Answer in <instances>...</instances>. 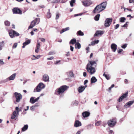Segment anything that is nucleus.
Here are the masks:
<instances>
[{
	"mask_svg": "<svg viewBox=\"0 0 134 134\" xmlns=\"http://www.w3.org/2000/svg\"><path fill=\"white\" fill-rule=\"evenodd\" d=\"M97 66V63L95 61H90L87 64L86 69L90 75L94 74L96 71L95 68Z\"/></svg>",
	"mask_w": 134,
	"mask_h": 134,
	"instance_id": "1",
	"label": "nucleus"
},
{
	"mask_svg": "<svg viewBox=\"0 0 134 134\" xmlns=\"http://www.w3.org/2000/svg\"><path fill=\"white\" fill-rule=\"evenodd\" d=\"M107 4V3L106 1L102 3L99 5H97L93 10L94 13H97L102 11L105 8Z\"/></svg>",
	"mask_w": 134,
	"mask_h": 134,
	"instance_id": "2",
	"label": "nucleus"
},
{
	"mask_svg": "<svg viewBox=\"0 0 134 134\" xmlns=\"http://www.w3.org/2000/svg\"><path fill=\"white\" fill-rule=\"evenodd\" d=\"M69 87L68 86L66 85L62 86L56 90L55 91V94L58 95L62 94Z\"/></svg>",
	"mask_w": 134,
	"mask_h": 134,
	"instance_id": "3",
	"label": "nucleus"
},
{
	"mask_svg": "<svg viewBox=\"0 0 134 134\" xmlns=\"http://www.w3.org/2000/svg\"><path fill=\"white\" fill-rule=\"evenodd\" d=\"M45 87V85L43 83H40L36 88L34 89V92H40L42 89L44 88Z\"/></svg>",
	"mask_w": 134,
	"mask_h": 134,
	"instance_id": "4",
	"label": "nucleus"
},
{
	"mask_svg": "<svg viewBox=\"0 0 134 134\" xmlns=\"http://www.w3.org/2000/svg\"><path fill=\"white\" fill-rule=\"evenodd\" d=\"M14 95L16 98V102H19L22 98V95L20 93L15 92L14 93Z\"/></svg>",
	"mask_w": 134,
	"mask_h": 134,
	"instance_id": "5",
	"label": "nucleus"
},
{
	"mask_svg": "<svg viewBox=\"0 0 134 134\" xmlns=\"http://www.w3.org/2000/svg\"><path fill=\"white\" fill-rule=\"evenodd\" d=\"M83 5L85 7H88L92 4L91 0H83L82 1Z\"/></svg>",
	"mask_w": 134,
	"mask_h": 134,
	"instance_id": "6",
	"label": "nucleus"
},
{
	"mask_svg": "<svg viewBox=\"0 0 134 134\" xmlns=\"http://www.w3.org/2000/svg\"><path fill=\"white\" fill-rule=\"evenodd\" d=\"M112 18H109L106 19L104 23V26L106 27H109L111 25L112 21Z\"/></svg>",
	"mask_w": 134,
	"mask_h": 134,
	"instance_id": "7",
	"label": "nucleus"
},
{
	"mask_svg": "<svg viewBox=\"0 0 134 134\" xmlns=\"http://www.w3.org/2000/svg\"><path fill=\"white\" fill-rule=\"evenodd\" d=\"M116 122V120L115 119H112L108 121V124L109 126L112 127L114 126Z\"/></svg>",
	"mask_w": 134,
	"mask_h": 134,
	"instance_id": "8",
	"label": "nucleus"
},
{
	"mask_svg": "<svg viewBox=\"0 0 134 134\" xmlns=\"http://www.w3.org/2000/svg\"><path fill=\"white\" fill-rule=\"evenodd\" d=\"M9 34L11 38H13L15 36H19V35L18 32L14 30L12 31L9 32Z\"/></svg>",
	"mask_w": 134,
	"mask_h": 134,
	"instance_id": "9",
	"label": "nucleus"
},
{
	"mask_svg": "<svg viewBox=\"0 0 134 134\" xmlns=\"http://www.w3.org/2000/svg\"><path fill=\"white\" fill-rule=\"evenodd\" d=\"M13 11L14 14H22V11L18 8H14Z\"/></svg>",
	"mask_w": 134,
	"mask_h": 134,
	"instance_id": "10",
	"label": "nucleus"
},
{
	"mask_svg": "<svg viewBox=\"0 0 134 134\" xmlns=\"http://www.w3.org/2000/svg\"><path fill=\"white\" fill-rule=\"evenodd\" d=\"M128 92H126L124 94H123L121 96L119 99H118V100L119 102H120L123 99L126 98L127 96Z\"/></svg>",
	"mask_w": 134,
	"mask_h": 134,
	"instance_id": "11",
	"label": "nucleus"
},
{
	"mask_svg": "<svg viewBox=\"0 0 134 134\" xmlns=\"http://www.w3.org/2000/svg\"><path fill=\"white\" fill-rule=\"evenodd\" d=\"M42 79L44 82H48L49 81V76L47 74H46L43 75Z\"/></svg>",
	"mask_w": 134,
	"mask_h": 134,
	"instance_id": "12",
	"label": "nucleus"
},
{
	"mask_svg": "<svg viewBox=\"0 0 134 134\" xmlns=\"http://www.w3.org/2000/svg\"><path fill=\"white\" fill-rule=\"evenodd\" d=\"M133 103H134V100L130 101L125 104L124 107L126 108H129Z\"/></svg>",
	"mask_w": 134,
	"mask_h": 134,
	"instance_id": "13",
	"label": "nucleus"
},
{
	"mask_svg": "<svg viewBox=\"0 0 134 134\" xmlns=\"http://www.w3.org/2000/svg\"><path fill=\"white\" fill-rule=\"evenodd\" d=\"M16 75V73H14L10 77L7 78L6 80L7 81L13 80L15 79Z\"/></svg>",
	"mask_w": 134,
	"mask_h": 134,
	"instance_id": "14",
	"label": "nucleus"
},
{
	"mask_svg": "<svg viewBox=\"0 0 134 134\" xmlns=\"http://www.w3.org/2000/svg\"><path fill=\"white\" fill-rule=\"evenodd\" d=\"M104 31H97L94 35V36H98L99 35L103 34Z\"/></svg>",
	"mask_w": 134,
	"mask_h": 134,
	"instance_id": "15",
	"label": "nucleus"
},
{
	"mask_svg": "<svg viewBox=\"0 0 134 134\" xmlns=\"http://www.w3.org/2000/svg\"><path fill=\"white\" fill-rule=\"evenodd\" d=\"M111 48L113 51L115 52L117 49V46L115 43H113L111 45Z\"/></svg>",
	"mask_w": 134,
	"mask_h": 134,
	"instance_id": "16",
	"label": "nucleus"
},
{
	"mask_svg": "<svg viewBox=\"0 0 134 134\" xmlns=\"http://www.w3.org/2000/svg\"><path fill=\"white\" fill-rule=\"evenodd\" d=\"M19 114L16 111H14L11 115V118L12 119H14Z\"/></svg>",
	"mask_w": 134,
	"mask_h": 134,
	"instance_id": "17",
	"label": "nucleus"
},
{
	"mask_svg": "<svg viewBox=\"0 0 134 134\" xmlns=\"http://www.w3.org/2000/svg\"><path fill=\"white\" fill-rule=\"evenodd\" d=\"M81 123L79 120H76L75 121L74 124V126L76 127H77L81 126Z\"/></svg>",
	"mask_w": 134,
	"mask_h": 134,
	"instance_id": "18",
	"label": "nucleus"
},
{
	"mask_svg": "<svg viewBox=\"0 0 134 134\" xmlns=\"http://www.w3.org/2000/svg\"><path fill=\"white\" fill-rule=\"evenodd\" d=\"M90 113L87 111H85L82 113V115L84 118L87 117L89 116Z\"/></svg>",
	"mask_w": 134,
	"mask_h": 134,
	"instance_id": "19",
	"label": "nucleus"
},
{
	"mask_svg": "<svg viewBox=\"0 0 134 134\" xmlns=\"http://www.w3.org/2000/svg\"><path fill=\"white\" fill-rule=\"evenodd\" d=\"M85 90V88L83 86H81L77 88L78 91L80 93L82 92Z\"/></svg>",
	"mask_w": 134,
	"mask_h": 134,
	"instance_id": "20",
	"label": "nucleus"
},
{
	"mask_svg": "<svg viewBox=\"0 0 134 134\" xmlns=\"http://www.w3.org/2000/svg\"><path fill=\"white\" fill-rule=\"evenodd\" d=\"M36 24L35 22L33 20L32 21L29 27V29L32 28L35 26Z\"/></svg>",
	"mask_w": 134,
	"mask_h": 134,
	"instance_id": "21",
	"label": "nucleus"
},
{
	"mask_svg": "<svg viewBox=\"0 0 134 134\" xmlns=\"http://www.w3.org/2000/svg\"><path fill=\"white\" fill-rule=\"evenodd\" d=\"M97 81V79L94 76L92 77L91 79V83H92L96 82Z\"/></svg>",
	"mask_w": 134,
	"mask_h": 134,
	"instance_id": "22",
	"label": "nucleus"
},
{
	"mask_svg": "<svg viewBox=\"0 0 134 134\" xmlns=\"http://www.w3.org/2000/svg\"><path fill=\"white\" fill-rule=\"evenodd\" d=\"M30 42V41L29 40H28L26 41V42H24L23 43V46H22V47L23 48H24L25 46L26 45L29 44Z\"/></svg>",
	"mask_w": 134,
	"mask_h": 134,
	"instance_id": "23",
	"label": "nucleus"
},
{
	"mask_svg": "<svg viewBox=\"0 0 134 134\" xmlns=\"http://www.w3.org/2000/svg\"><path fill=\"white\" fill-rule=\"evenodd\" d=\"M75 47L76 48L79 49L81 47V45L79 42H77L75 44Z\"/></svg>",
	"mask_w": 134,
	"mask_h": 134,
	"instance_id": "24",
	"label": "nucleus"
},
{
	"mask_svg": "<svg viewBox=\"0 0 134 134\" xmlns=\"http://www.w3.org/2000/svg\"><path fill=\"white\" fill-rule=\"evenodd\" d=\"M70 29L69 27H68L65 28L63 29H62V31L60 32V33L62 34L64 32L69 30Z\"/></svg>",
	"mask_w": 134,
	"mask_h": 134,
	"instance_id": "25",
	"label": "nucleus"
},
{
	"mask_svg": "<svg viewBox=\"0 0 134 134\" xmlns=\"http://www.w3.org/2000/svg\"><path fill=\"white\" fill-rule=\"evenodd\" d=\"M35 97H32L31 98L30 101V102L31 103L34 104L35 103Z\"/></svg>",
	"mask_w": 134,
	"mask_h": 134,
	"instance_id": "26",
	"label": "nucleus"
},
{
	"mask_svg": "<svg viewBox=\"0 0 134 134\" xmlns=\"http://www.w3.org/2000/svg\"><path fill=\"white\" fill-rule=\"evenodd\" d=\"M76 42V39L75 38H73L69 42L70 44H75Z\"/></svg>",
	"mask_w": 134,
	"mask_h": 134,
	"instance_id": "27",
	"label": "nucleus"
},
{
	"mask_svg": "<svg viewBox=\"0 0 134 134\" xmlns=\"http://www.w3.org/2000/svg\"><path fill=\"white\" fill-rule=\"evenodd\" d=\"M77 35L82 36L84 35L83 33L81 30H79L77 32Z\"/></svg>",
	"mask_w": 134,
	"mask_h": 134,
	"instance_id": "28",
	"label": "nucleus"
},
{
	"mask_svg": "<svg viewBox=\"0 0 134 134\" xmlns=\"http://www.w3.org/2000/svg\"><path fill=\"white\" fill-rule=\"evenodd\" d=\"M28 128V125H25L22 128V131H24L26 130Z\"/></svg>",
	"mask_w": 134,
	"mask_h": 134,
	"instance_id": "29",
	"label": "nucleus"
},
{
	"mask_svg": "<svg viewBox=\"0 0 134 134\" xmlns=\"http://www.w3.org/2000/svg\"><path fill=\"white\" fill-rule=\"evenodd\" d=\"M100 15L99 14L97 15L94 17V20L96 21H98L99 20Z\"/></svg>",
	"mask_w": 134,
	"mask_h": 134,
	"instance_id": "30",
	"label": "nucleus"
},
{
	"mask_svg": "<svg viewBox=\"0 0 134 134\" xmlns=\"http://www.w3.org/2000/svg\"><path fill=\"white\" fill-rule=\"evenodd\" d=\"M76 2L75 0H71L70 1V3L71 7H73L74 6L73 4L75 3Z\"/></svg>",
	"mask_w": 134,
	"mask_h": 134,
	"instance_id": "31",
	"label": "nucleus"
},
{
	"mask_svg": "<svg viewBox=\"0 0 134 134\" xmlns=\"http://www.w3.org/2000/svg\"><path fill=\"white\" fill-rule=\"evenodd\" d=\"M103 76L105 77L108 80H109L110 79V77L109 75L106 74L104 73L103 74Z\"/></svg>",
	"mask_w": 134,
	"mask_h": 134,
	"instance_id": "32",
	"label": "nucleus"
},
{
	"mask_svg": "<svg viewBox=\"0 0 134 134\" xmlns=\"http://www.w3.org/2000/svg\"><path fill=\"white\" fill-rule=\"evenodd\" d=\"M40 19L39 18H36L33 21H34L35 22L36 24H38L40 22Z\"/></svg>",
	"mask_w": 134,
	"mask_h": 134,
	"instance_id": "33",
	"label": "nucleus"
},
{
	"mask_svg": "<svg viewBox=\"0 0 134 134\" xmlns=\"http://www.w3.org/2000/svg\"><path fill=\"white\" fill-rule=\"evenodd\" d=\"M126 20V19L124 17H121L120 19V22H124Z\"/></svg>",
	"mask_w": 134,
	"mask_h": 134,
	"instance_id": "34",
	"label": "nucleus"
},
{
	"mask_svg": "<svg viewBox=\"0 0 134 134\" xmlns=\"http://www.w3.org/2000/svg\"><path fill=\"white\" fill-rule=\"evenodd\" d=\"M21 107L19 108L18 107H16L15 108V110L19 114V112L21 110Z\"/></svg>",
	"mask_w": 134,
	"mask_h": 134,
	"instance_id": "35",
	"label": "nucleus"
},
{
	"mask_svg": "<svg viewBox=\"0 0 134 134\" xmlns=\"http://www.w3.org/2000/svg\"><path fill=\"white\" fill-rule=\"evenodd\" d=\"M4 46V42L3 41L0 42V51L2 49V48Z\"/></svg>",
	"mask_w": 134,
	"mask_h": 134,
	"instance_id": "36",
	"label": "nucleus"
},
{
	"mask_svg": "<svg viewBox=\"0 0 134 134\" xmlns=\"http://www.w3.org/2000/svg\"><path fill=\"white\" fill-rule=\"evenodd\" d=\"M87 129H90L93 127V125L91 124L88 125L87 126Z\"/></svg>",
	"mask_w": 134,
	"mask_h": 134,
	"instance_id": "37",
	"label": "nucleus"
},
{
	"mask_svg": "<svg viewBox=\"0 0 134 134\" xmlns=\"http://www.w3.org/2000/svg\"><path fill=\"white\" fill-rule=\"evenodd\" d=\"M56 17L55 18V19L56 20H57L58 19L60 15V14L58 12H57L56 13Z\"/></svg>",
	"mask_w": 134,
	"mask_h": 134,
	"instance_id": "38",
	"label": "nucleus"
},
{
	"mask_svg": "<svg viewBox=\"0 0 134 134\" xmlns=\"http://www.w3.org/2000/svg\"><path fill=\"white\" fill-rule=\"evenodd\" d=\"M49 12L48 13L47 15V17L48 18H50L51 17V14L50 13V9H48Z\"/></svg>",
	"mask_w": 134,
	"mask_h": 134,
	"instance_id": "39",
	"label": "nucleus"
},
{
	"mask_svg": "<svg viewBox=\"0 0 134 134\" xmlns=\"http://www.w3.org/2000/svg\"><path fill=\"white\" fill-rule=\"evenodd\" d=\"M5 25L6 26H9L10 24V22L8 21H5L4 22Z\"/></svg>",
	"mask_w": 134,
	"mask_h": 134,
	"instance_id": "40",
	"label": "nucleus"
},
{
	"mask_svg": "<svg viewBox=\"0 0 134 134\" xmlns=\"http://www.w3.org/2000/svg\"><path fill=\"white\" fill-rule=\"evenodd\" d=\"M101 123V122L100 121H98L96 123L95 125L96 126H98L100 125Z\"/></svg>",
	"mask_w": 134,
	"mask_h": 134,
	"instance_id": "41",
	"label": "nucleus"
},
{
	"mask_svg": "<svg viewBox=\"0 0 134 134\" xmlns=\"http://www.w3.org/2000/svg\"><path fill=\"white\" fill-rule=\"evenodd\" d=\"M69 76L70 77H72L74 76V74L72 72L70 71L69 72Z\"/></svg>",
	"mask_w": 134,
	"mask_h": 134,
	"instance_id": "42",
	"label": "nucleus"
},
{
	"mask_svg": "<svg viewBox=\"0 0 134 134\" xmlns=\"http://www.w3.org/2000/svg\"><path fill=\"white\" fill-rule=\"evenodd\" d=\"M127 44L125 43L121 47L123 49H125L127 47Z\"/></svg>",
	"mask_w": 134,
	"mask_h": 134,
	"instance_id": "43",
	"label": "nucleus"
},
{
	"mask_svg": "<svg viewBox=\"0 0 134 134\" xmlns=\"http://www.w3.org/2000/svg\"><path fill=\"white\" fill-rule=\"evenodd\" d=\"M18 45V43H15L14 44L13 46L12 47V48L13 49L16 48Z\"/></svg>",
	"mask_w": 134,
	"mask_h": 134,
	"instance_id": "44",
	"label": "nucleus"
},
{
	"mask_svg": "<svg viewBox=\"0 0 134 134\" xmlns=\"http://www.w3.org/2000/svg\"><path fill=\"white\" fill-rule=\"evenodd\" d=\"M41 56L40 55H37L36 57H35V58H32V60H35V59H39V58H40V57Z\"/></svg>",
	"mask_w": 134,
	"mask_h": 134,
	"instance_id": "45",
	"label": "nucleus"
},
{
	"mask_svg": "<svg viewBox=\"0 0 134 134\" xmlns=\"http://www.w3.org/2000/svg\"><path fill=\"white\" fill-rule=\"evenodd\" d=\"M61 61L60 60H58L57 61L55 62L54 63V64L55 65H58V64H60V62Z\"/></svg>",
	"mask_w": 134,
	"mask_h": 134,
	"instance_id": "46",
	"label": "nucleus"
},
{
	"mask_svg": "<svg viewBox=\"0 0 134 134\" xmlns=\"http://www.w3.org/2000/svg\"><path fill=\"white\" fill-rule=\"evenodd\" d=\"M40 43H38L37 45H36V48L37 49H39L40 48Z\"/></svg>",
	"mask_w": 134,
	"mask_h": 134,
	"instance_id": "47",
	"label": "nucleus"
},
{
	"mask_svg": "<svg viewBox=\"0 0 134 134\" xmlns=\"http://www.w3.org/2000/svg\"><path fill=\"white\" fill-rule=\"evenodd\" d=\"M128 23V22H126L125 24L123 26H122V27H127V23Z\"/></svg>",
	"mask_w": 134,
	"mask_h": 134,
	"instance_id": "48",
	"label": "nucleus"
},
{
	"mask_svg": "<svg viewBox=\"0 0 134 134\" xmlns=\"http://www.w3.org/2000/svg\"><path fill=\"white\" fill-rule=\"evenodd\" d=\"M30 109L31 110L33 111L35 109V108L34 107V106H33L30 107Z\"/></svg>",
	"mask_w": 134,
	"mask_h": 134,
	"instance_id": "49",
	"label": "nucleus"
},
{
	"mask_svg": "<svg viewBox=\"0 0 134 134\" xmlns=\"http://www.w3.org/2000/svg\"><path fill=\"white\" fill-rule=\"evenodd\" d=\"M40 39L42 42H44L45 41V39L43 38H40Z\"/></svg>",
	"mask_w": 134,
	"mask_h": 134,
	"instance_id": "50",
	"label": "nucleus"
},
{
	"mask_svg": "<svg viewBox=\"0 0 134 134\" xmlns=\"http://www.w3.org/2000/svg\"><path fill=\"white\" fill-rule=\"evenodd\" d=\"M0 64L1 65H3L4 63L2 59H0Z\"/></svg>",
	"mask_w": 134,
	"mask_h": 134,
	"instance_id": "51",
	"label": "nucleus"
},
{
	"mask_svg": "<svg viewBox=\"0 0 134 134\" xmlns=\"http://www.w3.org/2000/svg\"><path fill=\"white\" fill-rule=\"evenodd\" d=\"M83 13H80V14H75L74 15V16H81V15H82L83 14Z\"/></svg>",
	"mask_w": 134,
	"mask_h": 134,
	"instance_id": "52",
	"label": "nucleus"
},
{
	"mask_svg": "<svg viewBox=\"0 0 134 134\" xmlns=\"http://www.w3.org/2000/svg\"><path fill=\"white\" fill-rule=\"evenodd\" d=\"M119 24H116L115 26V29H117L119 27Z\"/></svg>",
	"mask_w": 134,
	"mask_h": 134,
	"instance_id": "53",
	"label": "nucleus"
},
{
	"mask_svg": "<svg viewBox=\"0 0 134 134\" xmlns=\"http://www.w3.org/2000/svg\"><path fill=\"white\" fill-rule=\"evenodd\" d=\"M123 50L122 49H118V53H120L121 52H122L123 51Z\"/></svg>",
	"mask_w": 134,
	"mask_h": 134,
	"instance_id": "54",
	"label": "nucleus"
},
{
	"mask_svg": "<svg viewBox=\"0 0 134 134\" xmlns=\"http://www.w3.org/2000/svg\"><path fill=\"white\" fill-rule=\"evenodd\" d=\"M95 42H94V41H93L92 42H91V45H90V44H89V46H90V45H92V46H94V45L96 44L95 43Z\"/></svg>",
	"mask_w": 134,
	"mask_h": 134,
	"instance_id": "55",
	"label": "nucleus"
},
{
	"mask_svg": "<svg viewBox=\"0 0 134 134\" xmlns=\"http://www.w3.org/2000/svg\"><path fill=\"white\" fill-rule=\"evenodd\" d=\"M55 52L54 51H53L49 53V55H53L55 54Z\"/></svg>",
	"mask_w": 134,
	"mask_h": 134,
	"instance_id": "56",
	"label": "nucleus"
},
{
	"mask_svg": "<svg viewBox=\"0 0 134 134\" xmlns=\"http://www.w3.org/2000/svg\"><path fill=\"white\" fill-rule=\"evenodd\" d=\"M53 57H51L50 58H47V59L48 60H51L53 59Z\"/></svg>",
	"mask_w": 134,
	"mask_h": 134,
	"instance_id": "57",
	"label": "nucleus"
},
{
	"mask_svg": "<svg viewBox=\"0 0 134 134\" xmlns=\"http://www.w3.org/2000/svg\"><path fill=\"white\" fill-rule=\"evenodd\" d=\"M88 82V80H85L84 82V84L85 85Z\"/></svg>",
	"mask_w": 134,
	"mask_h": 134,
	"instance_id": "58",
	"label": "nucleus"
},
{
	"mask_svg": "<svg viewBox=\"0 0 134 134\" xmlns=\"http://www.w3.org/2000/svg\"><path fill=\"white\" fill-rule=\"evenodd\" d=\"M70 49L71 51H73V50H74V47L72 46H70Z\"/></svg>",
	"mask_w": 134,
	"mask_h": 134,
	"instance_id": "59",
	"label": "nucleus"
},
{
	"mask_svg": "<svg viewBox=\"0 0 134 134\" xmlns=\"http://www.w3.org/2000/svg\"><path fill=\"white\" fill-rule=\"evenodd\" d=\"M99 41L98 40H95L94 41V42H95V43L96 44L98 43L99 42Z\"/></svg>",
	"mask_w": 134,
	"mask_h": 134,
	"instance_id": "60",
	"label": "nucleus"
},
{
	"mask_svg": "<svg viewBox=\"0 0 134 134\" xmlns=\"http://www.w3.org/2000/svg\"><path fill=\"white\" fill-rule=\"evenodd\" d=\"M40 98V97H38L35 99V102L37 101Z\"/></svg>",
	"mask_w": 134,
	"mask_h": 134,
	"instance_id": "61",
	"label": "nucleus"
},
{
	"mask_svg": "<svg viewBox=\"0 0 134 134\" xmlns=\"http://www.w3.org/2000/svg\"><path fill=\"white\" fill-rule=\"evenodd\" d=\"M83 76L84 77L86 76V75H87L86 73L85 72H83Z\"/></svg>",
	"mask_w": 134,
	"mask_h": 134,
	"instance_id": "62",
	"label": "nucleus"
},
{
	"mask_svg": "<svg viewBox=\"0 0 134 134\" xmlns=\"http://www.w3.org/2000/svg\"><path fill=\"white\" fill-rule=\"evenodd\" d=\"M129 2L130 3H132L133 2L134 4V0H129Z\"/></svg>",
	"mask_w": 134,
	"mask_h": 134,
	"instance_id": "63",
	"label": "nucleus"
},
{
	"mask_svg": "<svg viewBox=\"0 0 134 134\" xmlns=\"http://www.w3.org/2000/svg\"><path fill=\"white\" fill-rule=\"evenodd\" d=\"M124 81L126 84H127L128 83V80L127 79H125Z\"/></svg>",
	"mask_w": 134,
	"mask_h": 134,
	"instance_id": "64",
	"label": "nucleus"
}]
</instances>
